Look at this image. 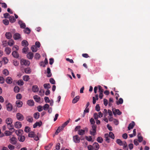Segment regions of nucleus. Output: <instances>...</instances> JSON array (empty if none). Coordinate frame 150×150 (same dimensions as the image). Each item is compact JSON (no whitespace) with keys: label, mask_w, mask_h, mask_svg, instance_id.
<instances>
[{"label":"nucleus","mask_w":150,"mask_h":150,"mask_svg":"<svg viewBox=\"0 0 150 150\" xmlns=\"http://www.w3.org/2000/svg\"><path fill=\"white\" fill-rule=\"evenodd\" d=\"M30 128L28 126H26L25 127L24 131L25 132H30Z\"/></svg>","instance_id":"nucleus-58"},{"label":"nucleus","mask_w":150,"mask_h":150,"mask_svg":"<svg viewBox=\"0 0 150 150\" xmlns=\"http://www.w3.org/2000/svg\"><path fill=\"white\" fill-rule=\"evenodd\" d=\"M13 63L14 66H17L19 62L16 59H15L13 61Z\"/></svg>","instance_id":"nucleus-63"},{"label":"nucleus","mask_w":150,"mask_h":150,"mask_svg":"<svg viewBox=\"0 0 150 150\" xmlns=\"http://www.w3.org/2000/svg\"><path fill=\"white\" fill-rule=\"evenodd\" d=\"M27 57L28 59H31L33 57V54L31 52H29L27 54Z\"/></svg>","instance_id":"nucleus-21"},{"label":"nucleus","mask_w":150,"mask_h":150,"mask_svg":"<svg viewBox=\"0 0 150 150\" xmlns=\"http://www.w3.org/2000/svg\"><path fill=\"white\" fill-rule=\"evenodd\" d=\"M20 63L21 65L25 66H29L30 64V62L23 59H22L20 61Z\"/></svg>","instance_id":"nucleus-3"},{"label":"nucleus","mask_w":150,"mask_h":150,"mask_svg":"<svg viewBox=\"0 0 150 150\" xmlns=\"http://www.w3.org/2000/svg\"><path fill=\"white\" fill-rule=\"evenodd\" d=\"M93 149L95 150H98L99 148V146L97 142H95L93 144Z\"/></svg>","instance_id":"nucleus-18"},{"label":"nucleus","mask_w":150,"mask_h":150,"mask_svg":"<svg viewBox=\"0 0 150 150\" xmlns=\"http://www.w3.org/2000/svg\"><path fill=\"white\" fill-rule=\"evenodd\" d=\"M13 51L18 50L19 49V47L17 45H15L13 47Z\"/></svg>","instance_id":"nucleus-62"},{"label":"nucleus","mask_w":150,"mask_h":150,"mask_svg":"<svg viewBox=\"0 0 150 150\" xmlns=\"http://www.w3.org/2000/svg\"><path fill=\"white\" fill-rule=\"evenodd\" d=\"M109 137L111 138L112 139H114L115 138V136L114 134L112 132H110L108 134Z\"/></svg>","instance_id":"nucleus-53"},{"label":"nucleus","mask_w":150,"mask_h":150,"mask_svg":"<svg viewBox=\"0 0 150 150\" xmlns=\"http://www.w3.org/2000/svg\"><path fill=\"white\" fill-rule=\"evenodd\" d=\"M35 134V133L33 132H29L28 134V137L31 138L34 137Z\"/></svg>","instance_id":"nucleus-36"},{"label":"nucleus","mask_w":150,"mask_h":150,"mask_svg":"<svg viewBox=\"0 0 150 150\" xmlns=\"http://www.w3.org/2000/svg\"><path fill=\"white\" fill-rule=\"evenodd\" d=\"M44 100L45 102L46 103H49L50 102V100L49 98L47 97H45L44 98Z\"/></svg>","instance_id":"nucleus-64"},{"label":"nucleus","mask_w":150,"mask_h":150,"mask_svg":"<svg viewBox=\"0 0 150 150\" xmlns=\"http://www.w3.org/2000/svg\"><path fill=\"white\" fill-rule=\"evenodd\" d=\"M91 127L92 129L90 131V134L93 136H94L96 134L97 126L96 125H93Z\"/></svg>","instance_id":"nucleus-2"},{"label":"nucleus","mask_w":150,"mask_h":150,"mask_svg":"<svg viewBox=\"0 0 150 150\" xmlns=\"http://www.w3.org/2000/svg\"><path fill=\"white\" fill-rule=\"evenodd\" d=\"M6 82L8 84H11L13 81L12 79L9 77H7L6 79Z\"/></svg>","instance_id":"nucleus-20"},{"label":"nucleus","mask_w":150,"mask_h":150,"mask_svg":"<svg viewBox=\"0 0 150 150\" xmlns=\"http://www.w3.org/2000/svg\"><path fill=\"white\" fill-rule=\"evenodd\" d=\"M97 141L100 143H102L103 142V139L101 137H98L97 139Z\"/></svg>","instance_id":"nucleus-47"},{"label":"nucleus","mask_w":150,"mask_h":150,"mask_svg":"<svg viewBox=\"0 0 150 150\" xmlns=\"http://www.w3.org/2000/svg\"><path fill=\"white\" fill-rule=\"evenodd\" d=\"M123 102V100L121 98H120L119 100L116 102V104L117 105H119L120 104H122Z\"/></svg>","instance_id":"nucleus-48"},{"label":"nucleus","mask_w":150,"mask_h":150,"mask_svg":"<svg viewBox=\"0 0 150 150\" xmlns=\"http://www.w3.org/2000/svg\"><path fill=\"white\" fill-rule=\"evenodd\" d=\"M113 113L114 115L117 114L118 115H120L121 114L122 112L118 109H115V112L113 111Z\"/></svg>","instance_id":"nucleus-33"},{"label":"nucleus","mask_w":150,"mask_h":150,"mask_svg":"<svg viewBox=\"0 0 150 150\" xmlns=\"http://www.w3.org/2000/svg\"><path fill=\"white\" fill-rule=\"evenodd\" d=\"M88 128L86 127L85 128L84 130L80 129L78 130V134L80 135H83L85 134V131H88Z\"/></svg>","instance_id":"nucleus-6"},{"label":"nucleus","mask_w":150,"mask_h":150,"mask_svg":"<svg viewBox=\"0 0 150 150\" xmlns=\"http://www.w3.org/2000/svg\"><path fill=\"white\" fill-rule=\"evenodd\" d=\"M5 51L7 54H9L11 52V49L9 47H6L5 49Z\"/></svg>","instance_id":"nucleus-29"},{"label":"nucleus","mask_w":150,"mask_h":150,"mask_svg":"<svg viewBox=\"0 0 150 150\" xmlns=\"http://www.w3.org/2000/svg\"><path fill=\"white\" fill-rule=\"evenodd\" d=\"M135 125V122L134 121H132L131 123H130L128 127V129L129 130H130L132 129L134 127Z\"/></svg>","instance_id":"nucleus-13"},{"label":"nucleus","mask_w":150,"mask_h":150,"mask_svg":"<svg viewBox=\"0 0 150 150\" xmlns=\"http://www.w3.org/2000/svg\"><path fill=\"white\" fill-rule=\"evenodd\" d=\"M24 71L25 73L29 74L31 72V69L29 68H27L24 69Z\"/></svg>","instance_id":"nucleus-49"},{"label":"nucleus","mask_w":150,"mask_h":150,"mask_svg":"<svg viewBox=\"0 0 150 150\" xmlns=\"http://www.w3.org/2000/svg\"><path fill=\"white\" fill-rule=\"evenodd\" d=\"M44 87L45 88L49 89L50 88L51 86L50 83H45L44 84Z\"/></svg>","instance_id":"nucleus-45"},{"label":"nucleus","mask_w":150,"mask_h":150,"mask_svg":"<svg viewBox=\"0 0 150 150\" xmlns=\"http://www.w3.org/2000/svg\"><path fill=\"white\" fill-rule=\"evenodd\" d=\"M98 87L99 93H103V90L102 88L100 86H98Z\"/></svg>","instance_id":"nucleus-56"},{"label":"nucleus","mask_w":150,"mask_h":150,"mask_svg":"<svg viewBox=\"0 0 150 150\" xmlns=\"http://www.w3.org/2000/svg\"><path fill=\"white\" fill-rule=\"evenodd\" d=\"M40 116V113L38 112H36L33 115V117L34 118L37 119H38Z\"/></svg>","instance_id":"nucleus-35"},{"label":"nucleus","mask_w":150,"mask_h":150,"mask_svg":"<svg viewBox=\"0 0 150 150\" xmlns=\"http://www.w3.org/2000/svg\"><path fill=\"white\" fill-rule=\"evenodd\" d=\"M5 36L6 38L8 39H10L12 36L10 33H6L5 34Z\"/></svg>","instance_id":"nucleus-34"},{"label":"nucleus","mask_w":150,"mask_h":150,"mask_svg":"<svg viewBox=\"0 0 150 150\" xmlns=\"http://www.w3.org/2000/svg\"><path fill=\"white\" fill-rule=\"evenodd\" d=\"M26 119L28 121L30 122H32L33 120V118L32 116H28L26 117Z\"/></svg>","instance_id":"nucleus-22"},{"label":"nucleus","mask_w":150,"mask_h":150,"mask_svg":"<svg viewBox=\"0 0 150 150\" xmlns=\"http://www.w3.org/2000/svg\"><path fill=\"white\" fill-rule=\"evenodd\" d=\"M6 122L8 125H10L11 127H13V125H11L12 123V120L10 118H7L6 120Z\"/></svg>","instance_id":"nucleus-7"},{"label":"nucleus","mask_w":150,"mask_h":150,"mask_svg":"<svg viewBox=\"0 0 150 150\" xmlns=\"http://www.w3.org/2000/svg\"><path fill=\"white\" fill-rule=\"evenodd\" d=\"M18 139L19 141L23 142L25 139V137L24 136L21 135L18 136Z\"/></svg>","instance_id":"nucleus-17"},{"label":"nucleus","mask_w":150,"mask_h":150,"mask_svg":"<svg viewBox=\"0 0 150 150\" xmlns=\"http://www.w3.org/2000/svg\"><path fill=\"white\" fill-rule=\"evenodd\" d=\"M9 19L10 22L11 23H14L16 21V19L14 18L13 16H10L9 17Z\"/></svg>","instance_id":"nucleus-24"},{"label":"nucleus","mask_w":150,"mask_h":150,"mask_svg":"<svg viewBox=\"0 0 150 150\" xmlns=\"http://www.w3.org/2000/svg\"><path fill=\"white\" fill-rule=\"evenodd\" d=\"M64 128V127H62V126L61 127H59L55 132V134L56 135L58 134Z\"/></svg>","instance_id":"nucleus-26"},{"label":"nucleus","mask_w":150,"mask_h":150,"mask_svg":"<svg viewBox=\"0 0 150 150\" xmlns=\"http://www.w3.org/2000/svg\"><path fill=\"white\" fill-rule=\"evenodd\" d=\"M6 108L7 110L9 111H11L13 108L12 105L10 103H8L6 105Z\"/></svg>","instance_id":"nucleus-12"},{"label":"nucleus","mask_w":150,"mask_h":150,"mask_svg":"<svg viewBox=\"0 0 150 150\" xmlns=\"http://www.w3.org/2000/svg\"><path fill=\"white\" fill-rule=\"evenodd\" d=\"M30 30L28 27L26 28L23 30L24 32L27 34L30 33Z\"/></svg>","instance_id":"nucleus-32"},{"label":"nucleus","mask_w":150,"mask_h":150,"mask_svg":"<svg viewBox=\"0 0 150 150\" xmlns=\"http://www.w3.org/2000/svg\"><path fill=\"white\" fill-rule=\"evenodd\" d=\"M123 149L125 150H128V148L126 142L125 141L123 142Z\"/></svg>","instance_id":"nucleus-30"},{"label":"nucleus","mask_w":150,"mask_h":150,"mask_svg":"<svg viewBox=\"0 0 150 150\" xmlns=\"http://www.w3.org/2000/svg\"><path fill=\"white\" fill-rule=\"evenodd\" d=\"M56 149L57 150H59L60 148V143H58L57 144L56 147Z\"/></svg>","instance_id":"nucleus-61"},{"label":"nucleus","mask_w":150,"mask_h":150,"mask_svg":"<svg viewBox=\"0 0 150 150\" xmlns=\"http://www.w3.org/2000/svg\"><path fill=\"white\" fill-rule=\"evenodd\" d=\"M50 107L49 105L47 104H45L43 106V109L44 110H47Z\"/></svg>","instance_id":"nucleus-50"},{"label":"nucleus","mask_w":150,"mask_h":150,"mask_svg":"<svg viewBox=\"0 0 150 150\" xmlns=\"http://www.w3.org/2000/svg\"><path fill=\"white\" fill-rule=\"evenodd\" d=\"M33 98L35 101L37 102H39L40 100V97L37 95L34 96Z\"/></svg>","instance_id":"nucleus-25"},{"label":"nucleus","mask_w":150,"mask_h":150,"mask_svg":"<svg viewBox=\"0 0 150 150\" xmlns=\"http://www.w3.org/2000/svg\"><path fill=\"white\" fill-rule=\"evenodd\" d=\"M23 104V102L20 100H17L16 102V105L18 107L20 108L21 107Z\"/></svg>","instance_id":"nucleus-14"},{"label":"nucleus","mask_w":150,"mask_h":150,"mask_svg":"<svg viewBox=\"0 0 150 150\" xmlns=\"http://www.w3.org/2000/svg\"><path fill=\"white\" fill-rule=\"evenodd\" d=\"M47 73L48 74V75H47V77H50L52 76V74L51 72L50 69L49 67L47 68Z\"/></svg>","instance_id":"nucleus-31"},{"label":"nucleus","mask_w":150,"mask_h":150,"mask_svg":"<svg viewBox=\"0 0 150 150\" xmlns=\"http://www.w3.org/2000/svg\"><path fill=\"white\" fill-rule=\"evenodd\" d=\"M32 89L33 92L35 93L38 91L39 88L37 85H34L33 86Z\"/></svg>","instance_id":"nucleus-10"},{"label":"nucleus","mask_w":150,"mask_h":150,"mask_svg":"<svg viewBox=\"0 0 150 150\" xmlns=\"http://www.w3.org/2000/svg\"><path fill=\"white\" fill-rule=\"evenodd\" d=\"M2 61V62H4V64H5L8 63V60L6 57H5L3 58V59Z\"/></svg>","instance_id":"nucleus-55"},{"label":"nucleus","mask_w":150,"mask_h":150,"mask_svg":"<svg viewBox=\"0 0 150 150\" xmlns=\"http://www.w3.org/2000/svg\"><path fill=\"white\" fill-rule=\"evenodd\" d=\"M105 140L108 143H109L110 142V139L109 137L108 134V133L105 134Z\"/></svg>","instance_id":"nucleus-28"},{"label":"nucleus","mask_w":150,"mask_h":150,"mask_svg":"<svg viewBox=\"0 0 150 150\" xmlns=\"http://www.w3.org/2000/svg\"><path fill=\"white\" fill-rule=\"evenodd\" d=\"M13 56L15 58H17L19 57V54L16 51H13L12 54Z\"/></svg>","instance_id":"nucleus-15"},{"label":"nucleus","mask_w":150,"mask_h":150,"mask_svg":"<svg viewBox=\"0 0 150 150\" xmlns=\"http://www.w3.org/2000/svg\"><path fill=\"white\" fill-rule=\"evenodd\" d=\"M16 117L17 119L19 121H22L24 119L23 115L19 112L17 113Z\"/></svg>","instance_id":"nucleus-5"},{"label":"nucleus","mask_w":150,"mask_h":150,"mask_svg":"<svg viewBox=\"0 0 150 150\" xmlns=\"http://www.w3.org/2000/svg\"><path fill=\"white\" fill-rule=\"evenodd\" d=\"M13 89L14 92L16 93L20 91L19 87L17 86L14 87Z\"/></svg>","instance_id":"nucleus-42"},{"label":"nucleus","mask_w":150,"mask_h":150,"mask_svg":"<svg viewBox=\"0 0 150 150\" xmlns=\"http://www.w3.org/2000/svg\"><path fill=\"white\" fill-rule=\"evenodd\" d=\"M13 38L15 40L21 38V35L18 33H16L13 35Z\"/></svg>","instance_id":"nucleus-11"},{"label":"nucleus","mask_w":150,"mask_h":150,"mask_svg":"<svg viewBox=\"0 0 150 150\" xmlns=\"http://www.w3.org/2000/svg\"><path fill=\"white\" fill-rule=\"evenodd\" d=\"M18 23L20 24V27L22 28H25L26 27L25 24V23H23L22 21H18Z\"/></svg>","instance_id":"nucleus-23"},{"label":"nucleus","mask_w":150,"mask_h":150,"mask_svg":"<svg viewBox=\"0 0 150 150\" xmlns=\"http://www.w3.org/2000/svg\"><path fill=\"white\" fill-rule=\"evenodd\" d=\"M116 143L120 146L123 145V142L120 139H118L116 141Z\"/></svg>","instance_id":"nucleus-43"},{"label":"nucleus","mask_w":150,"mask_h":150,"mask_svg":"<svg viewBox=\"0 0 150 150\" xmlns=\"http://www.w3.org/2000/svg\"><path fill=\"white\" fill-rule=\"evenodd\" d=\"M40 57V55L39 53H36L35 55L34 58L36 59H39Z\"/></svg>","instance_id":"nucleus-57"},{"label":"nucleus","mask_w":150,"mask_h":150,"mask_svg":"<svg viewBox=\"0 0 150 150\" xmlns=\"http://www.w3.org/2000/svg\"><path fill=\"white\" fill-rule=\"evenodd\" d=\"M27 104L30 106H33L34 105V102L33 100H29L27 101Z\"/></svg>","instance_id":"nucleus-27"},{"label":"nucleus","mask_w":150,"mask_h":150,"mask_svg":"<svg viewBox=\"0 0 150 150\" xmlns=\"http://www.w3.org/2000/svg\"><path fill=\"white\" fill-rule=\"evenodd\" d=\"M52 143H50L48 146H45V149L46 150H49L52 148Z\"/></svg>","instance_id":"nucleus-38"},{"label":"nucleus","mask_w":150,"mask_h":150,"mask_svg":"<svg viewBox=\"0 0 150 150\" xmlns=\"http://www.w3.org/2000/svg\"><path fill=\"white\" fill-rule=\"evenodd\" d=\"M85 138L86 140L88 141L93 142V141H92V139L91 136H90L88 137L87 136H86L85 137Z\"/></svg>","instance_id":"nucleus-46"},{"label":"nucleus","mask_w":150,"mask_h":150,"mask_svg":"<svg viewBox=\"0 0 150 150\" xmlns=\"http://www.w3.org/2000/svg\"><path fill=\"white\" fill-rule=\"evenodd\" d=\"M18 84L19 86H22L23 85L24 82L22 80H19L18 81Z\"/></svg>","instance_id":"nucleus-52"},{"label":"nucleus","mask_w":150,"mask_h":150,"mask_svg":"<svg viewBox=\"0 0 150 150\" xmlns=\"http://www.w3.org/2000/svg\"><path fill=\"white\" fill-rule=\"evenodd\" d=\"M3 23L6 25H7L9 24V21L8 20L4 19L3 21Z\"/></svg>","instance_id":"nucleus-59"},{"label":"nucleus","mask_w":150,"mask_h":150,"mask_svg":"<svg viewBox=\"0 0 150 150\" xmlns=\"http://www.w3.org/2000/svg\"><path fill=\"white\" fill-rule=\"evenodd\" d=\"M22 45L23 46L26 47L28 45V43L26 40H23L22 42Z\"/></svg>","instance_id":"nucleus-37"},{"label":"nucleus","mask_w":150,"mask_h":150,"mask_svg":"<svg viewBox=\"0 0 150 150\" xmlns=\"http://www.w3.org/2000/svg\"><path fill=\"white\" fill-rule=\"evenodd\" d=\"M12 132H10L8 131H6L4 132L6 136H10L12 134Z\"/></svg>","instance_id":"nucleus-51"},{"label":"nucleus","mask_w":150,"mask_h":150,"mask_svg":"<svg viewBox=\"0 0 150 150\" xmlns=\"http://www.w3.org/2000/svg\"><path fill=\"white\" fill-rule=\"evenodd\" d=\"M70 119L69 118L68 120L65 122L64 124L62 125V127H64L65 126L67 125L69 123Z\"/></svg>","instance_id":"nucleus-44"},{"label":"nucleus","mask_w":150,"mask_h":150,"mask_svg":"<svg viewBox=\"0 0 150 150\" xmlns=\"http://www.w3.org/2000/svg\"><path fill=\"white\" fill-rule=\"evenodd\" d=\"M48 64V61L47 59L45 58L44 62L42 61L40 64V66H45Z\"/></svg>","instance_id":"nucleus-16"},{"label":"nucleus","mask_w":150,"mask_h":150,"mask_svg":"<svg viewBox=\"0 0 150 150\" xmlns=\"http://www.w3.org/2000/svg\"><path fill=\"white\" fill-rule=\"evenodd\" d=\"M8 44L10 46H12L14 44V42L13 40H9L8 42Z\"/></svg>","instance_id":"nucleus-39"},{"label":"nucleus","mask_w":150,"mask_h":150,"mask_svg":"<svg viewBox=\"0 0 150 150\" xmlns=\"http://www.w3.org/2000/svg\"><path fill=\"white\" fill-rule=\"evenodd\" d=\"M0 4H1V6L2 7L4 8H7V4L5 3H0Z\"/></svg>","instance_id":"nucleus-60"},{"label":"nucleus","mask_w":150,"mask_h":150,"mask_svg":"<svg viewBox=\"0 0 150 150\" xmlns=\"http://www.w3.org/2000/svg\"><path fill=\"white\" fill-rule=\"evenodd\" d=\"M73 140L75 143H79L80 142V139L79 136L76 135L73 136Z\"/></svg>","instance_id":"nucleus-4"},{"label":"nucleus","mask_w":150,"mask_h":150,"mask_svg":"<svg viewBox=\"0 0 150 150\" xmlns=\"http://www.w3.org/2000/svg\"><path fill=\"white\" fill-rule=\"evenodd\" d=\"M15 127L17 128H20L22 127V125L21 122H16L15 123Z\"/></svg>","instance_id":"nucleus-9"},{"label":"nucleus","mask_w":150,"mask_h":150,"mask_svg":"<svg viewBox=\"0 0 150 150\" xmlns=\"http://www.w3.org/2000/svg\"><path fill=\"white\" fill-rule=\"evenodd\" d=\"M3 74L6 76L8 75L9 74L8 71L7 69H4L3 71Z\"/></svg>","instance_id":"nucleus-54"},{"label":"nucleus","mask_w":150,"mask_h":150,"mask_svg":"<svg viewBox=\"0 0 150 150\" xmlns=\"http://www.w3.org/2000/svg\"><path fill=\"white\" fill-rule=\"evenodd\" d=\"M23 79L24 81H27L29 80L30 78L28 76L25 75L23 76Z\"/></svg>","instance_id":"nucleus-41"},{"label":"nucleus","mask_w":150,"mask_h":150,"mask_svg":"<svg viewBox=\"0 0 150 150\" xmlns=\"http://www.w3.org/2000/svg\"><path fill=\"white\" fill-rule=\"evenodd\" d=\"M80 97L79 96H76L74 98L72 101V103H75L79 101V99Z\"/></svg>","instance_id":"nucleus-19"},{"label":"nucleus","mask_w":150,"mask_h":150,"mask_svg":"<svg viewBox=\"0 0 150 150\" xmlns=\"http://www.w3.org/2000/svg\"><path fill=\"white\" fill-rule=\"evenodd\" d=\"M31 50L33 52H35L37 51V48L34 45H33L31 47Z\"/></svg>","instance_id":"nucleus-40"},{"label":"nucleus","mask_w":150,"mask_h":150,"mask_svg":"<svg viewBox=\"0 0 150 150\" xmlns=\"http://www.w3.org/2000/svg\"><path fill=\"white\" fill-rule=\"evenodd\" d=\"M8 128L10 131H12L13 130V131L12 132L15 131L16 134L18 136L21 135L23 132V131L22 129H18V130H16L13 127H12L11 128Z\"/></svg>","instance_id":"nucleus-1"},{"label":"nucleus","mask_w":150,"mask_h":150,"mask_svg":"<svg viewBox=\"0 0 150 150\" xmlns=\"http://www.w3.org/2000/svg\"><path fill=\"white\" fill-rule=\"evenodd\" d=\"M10 143L12 144H15L17 142V139L14 137H13L10 139Z\"/></svg>","instance_id":"nucleus-8"}]
</instances>
